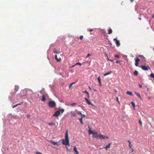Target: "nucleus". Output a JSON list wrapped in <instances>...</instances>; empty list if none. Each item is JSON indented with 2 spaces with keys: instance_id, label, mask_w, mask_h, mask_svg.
Instances as JSON below:
<instances>
[{
  "instance_id": "f257e3e1",
  "label": "nucleus",
  "mask_w": 154,
  "mask_h": 154,
  "mask_svg": "<svg viewBox=\"0 0 154 154\" xmlns=\"http://www.w3.org/2000/svg\"><path fill=\"white\" fill-rule=\"evenodd\" d=\"M62 144L65 146L68 145L69 146L70 145L68 135H65V139L62 140Z\"/></svg>"
},
{
  "instance_id": "f03ea898",
  "label": "nucleus",
  "mask_w": 154,
  "mask_h": 154,
  "mask_svg": "<svg viewBox=\"0 0 154 154\" xmlns=\"http://www.w3.org/2000/svg\"><path fill=\"white\" fill-rule=\"evenodd\" d=\"M48 106L51 108H53L56 106V103L54 101H51L48 103Z\"/></svg>"
},
{
  "instance_id": "7ed1b4c3",
  "label": "nucleus",
  "mask_w": 154,
  "mask_h": 154,
  "mask_svg": "<svg viewBox=\"0 0 154 154\" xmlns=\"http://www.w3.org/2000/svg\"><path fill=\"white\" fill-rule=\"evenodd\" d=\"M141 68L144 70H150L151 69L149 66H145L143 65H141L140 66Z\"/></svg>"
},
{
  "instance_id": "20e7f679",
  "label": "nucleus",
  "mask_w": 154,
  "mask_h": 154,
  "mask_svg": "<svg viewBox=\"0 0 154 154\" xmlns=\"http://www.w3.org/2000/svg\"><path fill=\"white\" fill-rule=\"evenodd\" d=\"M60 114V111L58 110L56 111L53 115V116L57 117Z\"/></svg>"
},
{
  "instance_id": "39448f33",
  "label": "nucleus",
  "mask_w": 154,
  "mask_h": 154,
  "mask_svg": "<svg viewBox=\"0 0 154 154\" xmlns=\"http://www.w3.org/2000/svg\"><path fill=\"white\" fill-rule=\"evenodd\" d=\"M113 40L114 41H116V46H117V47H119L120 45V42H119V41L118 40H117V39L116 38H114L113 39Z\"/></svg>"
},
{
  "instance_id": "423d86ee",
  "label": "nucleus",
  "mask_w": 154,
  "mask_h": 154,
  "mask_svg": "<svg viewBox=\"0 0 154 154\" xmlns=\"http://www.w3.org/2000/svg\"><path fill=\"white\" fill-rule=\"evenodd\" d=\"M135 65L136 66H138V64L139 63V62L140 61V60L139 58L137 57V59L135 60Z\"/></svg>"
},
{
  "instance_id": "0eeeda50",
  "label": "nucleus",
  "mask_w": 154,
  "mask_h": 154,
  "mask_svg": "<svg viewBox=\"0 0 154 154\" xmlns=\"http://www.w3.org/2000/svg\"><path fill=\"white\" fill-rule=\"evenodd\" d=\"M66 148V150L69 152H71L72 151V147H70V146H68V145L65 146Z\"/></svg>"
},
{
  "instance_id": "6e6552de",
  "label": "nucleus",
  "mask_w": 154,
  "mask_h": 154,
  "mask_svg": "<svg viewBox=\"0 0 154 154\" xmlns=\"http://www.w3.org/2000/svg\"><path fill=\"white\" fill-rule=\"evenodd\" d=\"M100 136V135H97V138L99 137L98 136ZM101 136H102V137H101V139H106L109 138L107 136H105V135L104 136H103V135H101Z\"/></svg>"
},
{
  "instance_id": "1a4fd4ad",
  "label": "nucleus",
  "mask_w": 154,
  "mask_h": 154,
  "mask_svg": "<svg viewBox=\"0 0 154 154\" xmlns=\"http://www.w3.org/2000/svg\"><path fill=\"white\" fill-rule=\"evenodd\" d=\"M97 79L98 81V83L99 84V86H101L102 84H101V79L100 78V76H99L98 77Z\"/></svg>"
},
{
  "instance_id": "9d476101",
  "label": "nucleus",
  "mask_w": 154,
  "mask_h": 154,
  "mask_svg": "<svg viewBox=\"0 0 154 154\" xmlns=\"http://www.w3.org/2000/svg\"><path fill=\"white\" fill-rule=\"evenodd\" d=\"M55 60L57 62H60L61 61V59H58L57 55H55Z\"/></svg>"
},
{
  "instance_id": "9b49d317",
  "label": "nucleus",
  "mask_w": 154,
  "mask_h": 154,
  "mask_svg": "<svg viewBox=\"0 0 154 154\" xmlns=\"http://www.w3.org/2000/svg\"><path fill=\"white\" fill-rule=\"evenodd\" d=\"M88 128H89V129L88 130V132L89 134H94V133H93V131L91 130L90 128L89 127V126H88Z\"/></svg>"
},
{
  "instance_id": "f8f14e48",
  "label": "nucleus",
  "mask_w": 154,
  "mask_h": 154,
  "mask_svg": "<svg viewBox=\"0 0 154 154\" xmlns=\"http://www.w3.org/2000/svg\"><path fill=\"white\" fill-rule=\"evenodd\" d=\"M126 94H127L128 95L130 96H132L133 95L132 93L129 91H127L126 92Z\"/></svg>"
},
{
  "instance_id": "ddd939ff",
  "label": "nucleus",
  "mask_w": 154,
  "mask_h": 154,
  "mask_svg": "<svg viewBox=\"0 0 154 154\" xmlns=\"http://www.w3.org/2000/svg\"><path fill=\"white\" fill-rule=\"evenodd\" d=\"M74 151L76 152V154H79V152L77 151L76 148L75 146H74L73 148Z\"/></svg>"
},
{
  "instance_id": "4468645a",
  "label": "nucleus",
  "mask_w": 154,
  "mask_h": 154,
  "mask_svg": "<svg viewBox=\"0 0 154 154\" xmlns=\"http://www.w3.org/2000/svg\"><path fill=\"white\" fill-rule=\"evenodd\" d=\"M110 144L111 143H109L104 147V149H105L106 150H107L108 149L110 148Z\"/></svg>"
},
{
  "instance_id": "2eb2a0df",
  "label": "nucleus",
  "mask_w": 154,
  "mask_h": 154,
  "mask_svg": "<svg viewBox=\"0 0 154 154\" xmlns=\"http://www.w3.org/2000/svg\"><path fill=\"white\" fill-rule=\"evenodd\" d=\"M82 92L83 93H85L87 95V97L88 98L89 97V95L88 92L87 91H83Z\"/></svg>"
},
{
  "instance_id": "dca6fc26",
  "label": "nucleus",
  "mask_w": 154,
  "mask_h": 154,
  "mask_svg": "<svg viewBox=\"0 0 154 154\" xmlns=\"http://www.w3.org/2000/svg\"><path fill=\"white\" fill-rule=\"evenodd\" d=\"M49 142L53 143V144H54V145H58V143H57V142H54L52 140H50V141H49Z\"/></svg>"
},
{
  "instance_id": "f3484780",
  "label": "nucleus",
  "mask_w": 154,
  "mask_h": 154,
  "mask_svg": "<svg viewBox=\"0 0 154 154\" xmlns=\"http://www.w3.org/2000/svg\"><path fill=\"white\" fill-rule=\"evenodd\" d=\"M112 71H110L109 72H108L104 74L103 75L105 76H106L107 75L110 74L111 73H112Z\"/></svg>"
},
{
  "instance_id": "a211bd4d",
  "label": "nucleus",
  "mask_w": 154,
  "mask_h": 154,
  "mask_svg": "<svg viewBox=\"0 0 154 154\" xmlns=\"http://www.w3.org/2000/svg\"><path fill=\"white\" fill-rule=\"evenodd\" d=\"M19 87L18 86H15L14 91L16 92H17L19 89Z\"/></svg>"
},
{
  "instance_id": "6ab92c4d",
  "label": "nucleus",
  "mask_w": 154,
  "mask_h": 154,
  "mask_svg": "<svg viewBox=\"0 0 154 154\" xmlns=\"http://www.w3.org/2000/svg\"><path fill=\"white\" fill-rule=\"evenodd\" d=\"M85 100L86 101H87L88 104H91V103L88 100L87 98L85 97Z\"/></svg>"
},
{
  "instance_id": "aec40b11",
  "label": "nucleus",
  "mask_w": 154,
  "mask_h": 154,
  "mask_svg": "<svg viewBox=\"0 0 154 154\" xmlns=\"http://www.w3.org/2000/svg\"><path fill=\"white\" fill-rule=\"evenodd\" d=\"M42 100L43 101H44L46 100L45 97V95L43 94L42 95Z\"/></svg>"
},
{
  "instance_id": "412c9836",
  "label": "nucleus",
  "mask_w": 154,
  "mask_h": 154,
  "mask_svg": "<svg viewBox=\"0 0 154 154\" xmlns=\"http://www.w3.org/2000/svg\"><path fill=\"white\" fill-rule=\"evenodd\" d=\"M135 94L137 96H138V97H139L140 98V99L141 100H142V98H141V96H140V94H139V93H137V92H135Z\"/></svg>"
},
{
  "instance_id": "4be33fe9",
  "label": "nucleus",
  "mask_w": 154,
  "mask_h": 154,
  "mask_svg": "<svg viewBox=\"0 0 154 154\" xmlns=\"http://www.w3.org/2000/svg\"><path fill=\"white\" fill-rule=\"evenodd\" d=\"M53 52L54 53L57 54H59L60 53V52L57 51V50L56 49H54Z\"/></svg>"
},
{
  "instance_id": "5701e85b",
  "label": "nucleus",
  "mask_w": 154,
  "mask_h": 154,
  "mask_svg": "<svg viewBox=\"0 0 154 154\" xmlns=\"http://www.w3.org/2000/svg\"><path fill=\"white\" fill-rule=\"evenodd\" d=\"M76 103H71V104H67V105H68V106L70 105L71 106H74V105H76Z\"/></svg>"
},
{
  "instance_id": "b1692460",
  "label": "nucleus",
  "mask_w": 154,
  "mask_h": 154,
  "mask_svg": "<svg viewBox=\"0 0 154 154\" xmlns=\"http://www.w3.org/2000/svg\"><path fill=\"white\" fill-rule=\"evenodd\" d=\"M55 123L54 122H51V123H48V125L49 126H51L52 125H55Z\"/></svg>"
},
{
  "instance_id": "393cba45",
  "label": "nucleus",
  "mask_w": 154,
  "mask_h": 154,
  "mask_svg": "<svg viewBox=\"0 0 154 154\" xmlns=\"http://www.w3.org/2000/svg\"><path fill=\"white\" fill-rule=\"evenodd\" d=\"M131 104H132L134 109H135V104L134 103V102L133 101H132L131 102Z\"/></svg>"
},
{
  "instance_id": "a878e982",
  "label": "nucleus",
  "mask_w": 154,
  "mask_h": 154,
  "mask_svg": "<svg viewBox=\"0 0 154 154\" xmlns=\"http://www.w3.org/2000/svg\"><path fill=\"white\" fill-rule=\"evenodd\" d=\"M76 83V82H72V83L70 84L69 85V88H71L72 87V85L73 84H75V83Z\"/></svg>"
},
{
  "instance_id": "bb28decb",
  "label": "nucleus",
  "mask_w": 154,
  "mask_h": 154,
  "mask_svg": "<svg viewBox=\"0 0 154 154\" xmlns=\"http://www.w3.org/2000/svg\"><path fill=\"white\" fill-rule=\"evenodd\" d=\"M78 119L80 120V122L82 125L83 124V123L82 122V118H79Z\"/></svg>"
},
{
  "instance_id": "cd10ccee",
  "label": "nucleus",
  "mask_w": 154,
  "mask_h": 154,
  "mask_svg": "<svg viewBox=\"0 0 154 154\" xmlns=\"http://www.w3.org/2000/svg\"><path fill=\"white\" fill-rule=\"evenodd\" d=\"M79 65L80 66H81L82 65V64L81 63H76L73 66H72V67H73L74 66H75V65Z\"/></svg>"
},
{
  "instance_id": "c85d7f7f",
  "label": "nucleus",
  "mask_w": 154,
  "mask_h": 154,
  "mask_svg": "<svg viewBox=\"0 0 154 154\" xmlns=\"http://www.w3.org/2000/svg\"><path fill=\"white\" fill-rule=\"evenodd\" d=\"M134 75H138V72H137V70H135L134 72Z\"/></svg>"
},
{
  "instance_id": "c756f323",
  "label": "nucleus",
  "mask_w": 154,
  "mask_h": 154,
  "mask_svg": "<svg viewBox=\"0 0 154 154\" xmlns=\"http://www.w3.org/2000/svg\"><path fill=\"white\" fill-rule=\"evenodd\" d=\"M112 32V30L111 29H109L108 31V34H111Z\"/></svg>"
},
{
  "instance_id": "7c9ffc66",
  "label": "nucleus",
  "mask_w": 154,
  "mask_h": 154,
  "mask_svg": "<svg viewBox=\"0 0 154 154\" xmlns=\"http://www.w3.org/2000/svg\"><path fill=\"white\" fill-rule=\"evenodd\" d=\"M150 76L151 77L153 78L154 79V74L153 73H152L150 74Z\"/></svg>"
},
{
  "instance_id": "2f4dec72",
  "label": "nucleus",
  "mask_w": 154,
  "mask_h": 154,
  "mask_svg": "<svg viewBox=\"0 0 154 154\" xmlns=\"http://www.w3.org/2000/svg\"><path fill=\"white\" fill-rule=\"evenodd\" d=\"M139 122L140 124V125L141 126H142V122L141 121V120L140 119L139 121Z\"/></svg>"
},
{
  "instance_id": "473e14b6",
  "label": "nucleus",
  "mask_w": 154,
  "mask_h": 154,
  "mask_svg": "<svg viewBox=\"0 0 154 154\" xmlns=\"http://www.w3.org/2000/svg\"><path fill=\"white\" fill-rule=\"evenodd\" d=\"M138 57H140L141 58L143 59H144L145 58L144 57L143 55H139L138 56Z\"/></svg>"
},
{
  "instance_id": "72a5a7b5",
  "label": "nucleus",
  "mask_w": 154,
  "mask_h": 154,
  "mask_svg": "<svg viewBox=\"0 0 154 154\" xmlns=\"http://www.w3.org/2000/svg\"><path fill=\"white\" fill-rule=\"evenodd\" d=\"M116 63H119L120 65H121V61H117L116 62Z\"/></svg>"
},
{
  "instance_id": "f704fd0d",
  "label": "nucleus",
  "mask_w": 154,
  "mask_h": 154,
  "mask_svg": "<svg viewBox=\"0 0 154 154\" xmlns=\"http://www.w3.org/2000/svg\"><path fill=\"white\" fill-rule=\"evenodd\" d=\"M115 57L116 58H119L120 57V56L119 55L116 54L115 55Z\"/></svg>"
},
{
  "instance_id": "c9c22d12",
  "label": "nucleus",
  "mask_w": 154,
  "mask_h": 154,
  "mask_svg": "<svg viewBox=\"0 0 154 154\" xmlns=\"http://www.w3.org/2000/svg\"><path fill=\"white\" fill-rule=\"evenodd\" d=\"M60 111H61L62 113H63V112H64V109H60Z\"/></svg>"
},
{
  "instance_id": "e433bc0d",
  "label": "nucleus",
  "mask_w": 154,
  "mask_h": 154,
  "mask_svg": "<svg viewBox=\"0 0 154 154\" xmlns=\"http://www.w3.org/2000/svg\"><path fill=\"white\" fill-rule=\"evenodd\" d=\"M78 114H79V115H80L81 116V115H82V113H81V112L80 111H78Z\"/></svg>"
},
{
  "instance_id": "4c0bfd02",
  "label": "nucleus",
  "mask_w": 154,
  "mask_h": 154,
  "mask_svg": "<svg viewBox=\"0 0 154 154\" xmlns=\"http://www.w3.org/2000/svg\"><path fill=\"white\" fill-rule=\"evenodd\" d=\"M116 100H117V101L118 102V103H119V98H118V97H116Z\"/></svg>"
},
{
  "instance_id": "58836bf2",
  "label": "nucleus",
  "mask_w": 154,
  "mask_h": 154,
  "mask_svg": "<svg viewBox=\"0 0 154 154\" xmlns=\"http://www.w3.org/2000/svg\"><path fill=\"white\" fill-rule=\"evenodd\" d=\"M35 153L36 154H43L42 153L40 152H35Z\"/></svg>"
},
{
  "instance_id": "ea45409f",
  "label": "nucleus",
  "mask_w": 154,
  "mask_h": 154,
  "mask_svg": "<svg viewBox=\"0 0 154 154\" xmlns=\"http://www.w3.org/2000/svg\"><path fill=\"white\" fill-rule=\"evenodd\" d=\"M83 36L81 35L80 36L79 38L80 40H82L83 39Z\"/></svg>"
},
{
  "instance_id": "a19ab883",
  "label": "nucleus",
  "mask_w": 154,
  "mask_h": 154,
  "mask_svg": "<svg viewBox=\"0 0 154 154\" xmlns=\"http://www.w3.org/2000/svg\"><path fill=\"white\" fill-rule=\"evenodd\" d=\"M72 113V115L74 117H75L76 116V115H75V114L74 113V112H73Z\"/></svg>"
},
{
  "instance_id": "79ce46f5",
  "label": "nucleus",
  "mask_w": 154,
  "mask_h": 154,
  "mask_svg": "<svg viewBox=\"0 0 154 154\" xmlns=\"http://www.w3.org/2000/svg\"><path fill=\"white\" fill-rule=\"evenodd\" d=\"M17 106H18V104H17L15 105H14V106H13V108H14V107Z\"/></svg>"
},
{
  "instance_id": "37998d69",
  "label": "nucleus",
  "mask_w": 154,
  "mask_h": 154,
  "mask_svg": "<svg viewBox=\"0 0 154 154\" xmlns=\"http://www.w3.org/2000/svg\"><path fill=\"white\" fill-rule=\"evenodd\" d=\"M91 55L90 54H88L87 56H86V58L88 57L91 56Z\"/></svg>"
},
{
  "instance_id": "c03bdc74",
  "label": "nucleus",
  "mask_w": 154,
  "mask_h": 154,
  "mask_svg": "<svg viewBox=\"0 0 154 154\" xmlns=\"http://www.w3.org/2000/svg\"><path fill=\"white\" fill-rule=\"evenodd\" d=\"M81 116H82V118H83V117H85V115H84V114H82V115H81Z\"/></svg>"
},
{
  "instance_id": "a18cd8bd",
  "label": "nucleus",
  "mask_w": 154,
  "mask_h": 154,
  "mask_svg": "<svg viewBox=\"0 0 154 154\" xmlns=\"http://www.w3.org/2000/svg\"><path fill=\"white\" fill-rule=\"evenodd\" d=\"M94 30L92 29H89V30H88V31H89V32H91V31H92Z\"/></svg>"
},
{
  "instance_id": "49530a36",
  "label": "nucleus",
  "mask_w": 154,
  "mask_h": 154,
  "mask_svg": "<svg viewBox=\"0 0 154 154\" xmlns=\"http://www.w3.org/2000/svg\"><path fill=\"white\" fill-rule=\"evenodd\" d=\"M65 135H68V131L67 130L66 132Z\"/></svg>"
},
{
  "instance_id": "de8ad7c7",
  "label": "nucleus",
  "mask_w": 154,
  "mask_h": 154,
  "mask_svg": "<svg viewBox=\"0 0 154 154\" xmlns=\"http://www.w3.org/2000/svg\"><path fill=\"white\" fill-rule=\"evenodd\" d=\"M128 143L130 144H131V143L130 141L129 140H128L127 141Z\"/></svg>"
},
{
  "instance_id": "09e8293b",
  "label": "nucleus",
  "mask_w": 154,
  "mask_h": 154,
  "mask_svg": "<svg viewBox=\"0 0 154 154\" xmlns=\"http://www.w3.org/2000/svg\"><path fill=\"white\" fill-rule=\"evenodd\" d=\"M139 85V87H140V88H142V85H140V84H139V85Z\"/></svg>"
},
{
  "instance_id": "8fccbe9b",
  "label": "nucleus",
  "mask_w": 154,
  "mask_h": 154,
  "mask_svg": "<svg viewBox=\"0 0 154 154\" xmlns=\"http://www.w3.org/2000/svg\"><path fill=\"white\" fill-rule=\"evenodd\" d=\"M129 147L131 148V149H132V148L131 147V144H130L129 143Z\"/></svg>"
},
{
  "instance_id": "3c124183",
  "label": "nucleus",
  "mask_w": 154,
  "mask_h": 154,
  "mask_svg": "<svg viewBox=\"0 0 154 154\" xmlns=\"http://www.w3.org/2000/svg\"><path fill=\"white\" fill-rule=\"evenodd\" d=\"M22 103H22H22H18V104H18V105H21V104Z\"/></svg>"
},
{
  "instance_id": "603ef678",
  "label": "nucleus",
  "mask_w": 154,
  "mask_h": 154,
  "mask_svg": "<svg viewBox=\"0 0 154 154\" xmlns=\"http://www.w3.org/2000/svg\"><path fill=\"white\" fill-rule=\"evenodd\" d=\"M94 137L95 138H96V135H93Z\"/></svg>"
},
{
  "instance_id": "864d4df0",
  "label": "nucleus",
  "mask_w": 154,
  "mask_h": 154,
  "mask_svg": "<svg viewBox=\"0 0 154 154\" xmlns=\"http://www.w3.org/2000/svg\"><path fill=\"white\" fill-rule=\"evenodd\" d=\"M109 60L110 61H111V62H112L113 61V60Z\"/></svg>"
},
{
  "instance_id": "5fc2aeb1",
  "label": "nucleus",
  "mask_w": 154,
  "mask_h": 154,
  "mask_svg": "<svg viewBox=\"0 0 154 154\" xmlns=\"http://www.w3.org/2000/svg\"><path fill=\"white\" fill-rule=\"evenodd\" d=\"M131 149H132L131 152H132L134 151V149L132 148Z\"/></svg>"
},
{
  "instance_id": "6e6d98bb",
  "label": "nucleus",
  "mask_w": 154,
  "mask_h": 154,
  "mask_svg": "<svg viewBox=\"0 0 154 154\" xmlns=\"http://www.w3.org/2000/svg\"><path fill=\"white\" fill-rule=\"evenodd\" d=\"M138 19L140 20H141V18H140V17H139L138 18Z\"/></svg>"
},
{
  "instance_id": "4d7b16f0",
  "label": "nucleus",
  "mask_w": 154,
  "mask_h": 154,
  "mask_svg": "<svg viewBox=\"0 0 154 154\" xmlns=\"http://www.w3.org/2000/svg\"><path fill=\"white\" fill-rule=\"evenodd\" d=\"M106 56H107V55H106ZM107 60H109V59L108 57H107Z\"/></svg>"
},
{
  "instance_id": "13d9d810",
  "label": "nucleus",
  "mask_w": 154,
  "mask_h": 154,
  "mask_svg": "<svg viewBox=\"0 0 154 154\" xmlns=\"http://www.w3.org/2000/svg\"><path fill=\"white\" fill-rule=\"evenodd\" d=\"M131 0V2H132L134 0Z\"/></svg>"
},
{
  "instance_id": "bf43d9fd",
  "label": "nucleus",
  "mask_w": 154,
  "mask_h": 154,
  "mask_svg": "<svg viewBox=\"0 0 154 154\" xmlns=\"http://www.w3.org/2000/svg\"><path fill=\"white\" fill-rule=\"evenodd\" d=\"M152 17L153 18H154V14H153Z\"/></svg>"
},
{
  "instance_id": "052dcab7",
  "label": "nucleus",
  "mask_w": 154,
  "mask_h": 154,
  "mask_svg": "<svg viewBox=\"0 0 154 154\" xmlns=\"http://www.w3.org/2000/svg\"><path fill=\"white\" fill-rule=\"evenodd\" d=\"M40 93H41V94H42V91H40Z\"/></svg>"
},
{
  "instance_id": "680f3d73",
  "label": "nucleus",
  "mask_w": 154,
  "mask_h": 154,
  "mask_svg": "<svg viewBox=\"0 0 154 154\" xmlns=\"http://www.w3.org/2000/svg\"><path fill=\"white\" fill-rule=\"evenodd\" d=\"M29 116H29V115H28V116H27V117H29Z\"/></svg>"
},
{
  "instance_id": "e2e57ef3",
  "label": "nucleus",
  "mask_w": 154,
  "mask_h": 154,
  "mask_svg": "<svg viewBox=\"0 0 154 154\" xmlns=\"http://www.w3.org/2000/svg\"><path fill=\"white\" fill-rule=\"evenodd\" d=\"M94 91H96V90L94 89Z\"/></svg>"
},
{
  "instance_id": "0e129e2a",
  "label": "nucleus",
  "mask_w": 154,
  "mask_h": 154,
  "mask_svg": "<svg viewBox=\"0 0 154 154\" xmlns=\"http://www.w3.org/2000/svg\"><path fill=\"white\" fill-rule=\"evenodd\" d=\"M89 88L91 89V88L90 87H89Z\"/></svg>"
}]
</instances>
